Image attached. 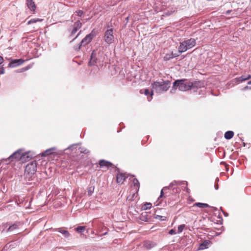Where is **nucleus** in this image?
Segmentation results:
<instances>
[{"instance_id": "1", "label": "nucleus", "mask_w": 251, "mask_h": 251, "mask_svg": "<svg viewBox=\"0 0 251 251\" xmlns=\"http://www.w3.org/2000/svg\"><path fill=\"white\" fill-rule=\"evenodd\" d=\"M200 82L193 83L185 79H177L174 82L172 89L170 92L172 93H174V91H175L177 88L181 91H188L194 87H200Z\"/></svg>"}, {"instance_id": "2", "label": "nucleus", "mask_w": 251, "mask_h": 251, "mask_svg": "<svg viewBox=\"0 0 251 251\" xmlns=\"http://www.w3.org/2000/svg\"><path fill=\"white\" fill-rule=\"evenodd\" d=\"M171 81L166 80L158 82L155 81L151 84L152 89L157 93H161L167 91L170 88Z\"/></svg>"}, {"instance_id": "3", "label": "nucleus", "mask_w": 251, "mask_h": 251, "mask_svg": "<svg viewBox=\"0 0 251 251\" xmlns=\"http://www.w3.org/2000/svg\"><path fill=\"white\" fill-rule=\"evenodd\" d=\"M37 163L36 161H33L28 163L25 167V176L28 181L32 180L36 172Z\"/></svg>"}, {"instance_id": "4", "label": "nucleus", "mask_w": 251, "mask_h": 251, "mask_svg": "<svg viewBox=\"0 0 251 251\" xmlns=\"http://www.w3.org/2000/svg\"><path fill=\"white\" fill-rule=\"evenodd\" d=\"M94 30L87 34L79 43V44L74 46V49L76 51H78L82 47H85L89 43H90L93 39L96 36L95 33L94 32Z\"/></svg>"}, {"instance_id": "5", "label": "nucleus", "mask_w": 251, "mask_h": 251, "mask_svg": "<svg viewBox=\"0 0 251 251\" xmlns=\"http://www.w3.org/2000/svg\"><path fill=\"white\" fill-rule=\"evenodd\" d=\"M102 55L103 52L100 50H94L91 55L89 65L91 66L95 65L98 61L102 59Z\"/></svg>"}, {"instance_id": "6", "label": "nucleus", "mask_w": 251, "mask_h": 251, "mask_svg": "<svg viewBox=\"0 0 251 251\" xmlns=\"http://www.w3.org/2000/svg\"><path fill=\"white\" fill-rule=\"evenodd\" d=\"M22 151V150H18L14 152L7 159L6 162L10 163L14 160H19L24 159L25 154H24Z\"/></svg>"}, {"instance_id": "7", "label": "nucleus", "mask_w": 251, "mask_h": 251, "mask_svg": "<svg viewBox=\"0 0 251 251\" xmlns=\"http://www.w3.org/2000/svg\"><path fill=\"white\" fill-rule=\"evenodd\" d=\"M103 40L107 44H111L114 41V36L113 35V29L111 28L107 29L104 32Z\"/></svg>"}, {"instance_id": "8", "label": "nucleus", "mask_w": 251, "mask_h": 251, "mask_svg": "<svg viewBox=\"0 0 251 251\" xmlns=\"http://www.w3.org/2000/svg\"><path fill=\"white\" fill-rule=\"evenodd\" d=\"M20 225V222H16L11 225H10L9 223H7L4 225V226H5V228H7V229H5V232H13L15 230L18 229Z\"/></svg>"}, {"instance_id": "9", "label": "nucleus", "mask_w": 251, "mask_h": 251, "mask_svg": "<svg viewBox=\"0 0 251 251\" xmlns=\"http://www.w3.org/2000/svg\"><path fill=\"white\" fill-rule=\"evenodd\" d=\"M25 60L23 59H16L12 60L9 63V66L11 68H15L21 65L24 63Z\"/></svg>"}, {"instance_id": "10", "label": "nucleus", "mask_w": 251, "mask_h": 251, "mask_svg": "<svg viewBox=\"0 0 251 251\" xmlns=\"http://www.w3.org/2000/svg\"><path fill=\"white\" fill-rule=\"evenodd\" d=\"M54 231H57L60 233L65 238H68L70 236V234L69 232V231L67 230L64 229L63 227L55 228L54 229Z\"/></svg>"}, {"instance_id": "11", "label": "nucleus", "mask_w": 251, "mask_h": 251, "mask_svg": "<svg viewBox=\"0 0 251 251\" xmlns=\"http://www.w3.org/2000/svg\"><path fill=\"white\" fill-rule=\"evenodd\" d=\"M156 245V244L155 242L151 241H145L144 242V247L148 250H150L155 247Z\"/></svg>"}, {"instance_id": "12", "label": "nucleus", "mask_w": 251, "mask_h": 251, "mask_svg": "<svg viewBox=\"0 0 251 251\" xmlns=\"http://www.w3.org/2000/svg\"><path fill=\"white\" fill-rule=\"evenodd\" d=\"M26 4L28 8L32 11H35L36 6L32 0H26Z\"/></svg>"}, {"instance_id": "13", "label": "nucleus", "mask_w": 251, "mask_h": 251, "mask_svg": "<svg viewBox=\"0 0 251 251\" xmlns=\"http://www.w3.org/2000/svg\"><path fill=\"white\" fill-rule=\"evenodd\" d=\"M127 176L123 173H119L117 175V182L118 183L122 184Z\"/></svg>"}, {"instance_id": "14", "label": "nucleus", "mask_w": 251, "mask_h": 251, "mask_svg": "<svg viewBox=\"0 0 251 251\" xmlns=\"http://www.w3.org/2000/svg\"><path fill=\"white\" fill-rule=\"evenodd\" d=\"M184 42H185L188 49L192 48L196 45V40L193 38H190V39L185 40Z\"/></svg>"}, {"instance_id": "15", "label": "nucleus", "mask_w": 251, "mask_h": 251, "mask_svg": "<svg viewBox=\"0 0 251 251\" xmlns=\"http://www.w3.org/2000/svg\"><path fill=\"white\" fill-rule=\"evenodd\" d=\"M99 165L101 168L106 167L107 168L111 167L112 164L108 161L105 160H100L99 161Z\"/></svg>"}, {"instance_id": "16", "label": "nucleus", "mask_w": 251, "mask_h": 251, "mask_svg": "<svg viewBox=\"0 0 251 251\" xmlns=\"http://www.w3.org/2000/svg\"><path fill=\"white\" fill-rule=\"evenodd\" d=\"M188 49V48H187V45L184 41L180 43L178 47V52L179 53H182L186 51Z\"/></svg>"}, {"instance_id": "17", "label": "nucleus", "mask_w": 251, "mask_h": 251, "mask_svg": "<svg viewBox=\"0 0 251 251\" xmlns=\"http://www.w3.org/2000/svg\"><path fill=\"white\" fill-rule=\"evenodd\" d=\"M150 217L147 212L142 213L140 216V219L143 221L149 222Z\"/></svg>"}, {"instance_id": "18", "label": "nucleus", "mask_w": 251, "mask_h": 251, "mask_svg": "<svg viewBox=\"0 0 251 251\" xmlns=\"http://www.w3.org/2000/svg\"><path fill=\"white\" fill-rule=\"evenodd\" d=\"M233 135L234 132L232 131L229 130L226 132L224 137L225 139L227 140H229L233 137Z\"/></svg>"}, {"instance_id": "19", "label": "nucleus", "mask_w": 251, "mask_h": 251, "mask_svg": "<svg viewBox=\"0 0 251 251\" xmlns=\"http://www.w3.org/2000/svg\"><path fill=\"white\" fill-rule=\"evenodd\" d=\"M54 150H55L54 148H52L48 149L42 153V155L45 156H47L50 154H51L53 153L52 151Z\"/></svg>"}, {"instance_id": "20", "label": "nucleus", "mask_w": 251, "mask_h": 251, "mask_svg": "<svg viewBox=\"0 0 251 251\" xmlns=\"http://www.w3.org/2000/svg\"><path fill=\"white\" fill-rule=\"evenodd\" d=\"M210 241L208 240H205L202 243H201L200 246V249L201 250H204L208 248V245H209Z\"/></svg>"}, {"instance_id": "21", "label": "nucleus", "mask_w": 251, "mask_h": 251, "mask_svg": "<svg viewBox=\"0 0 251 251\" xmlns=\"http://www.w3.org/2000/svg\"><path fill=\"white\" fill-rule=\"evenodd\" d=\"M144 94L145 95L147 96L148 95L150 94V97H148V100L149 101H150L152 99V96H153V91H151V92H150L149 90L148 89H146L145 90H144Z\"/></svg>"}, {"instance_id": "22", "label": "nucleus", "mask_w": 251, "mask_h": 251, "mask_svg": "<svg viewBox=\"0 0 251 251\" xmlns=\"http://www.w3.org/2000/svg\"><path fill=\"white\" fill-rule=\"evenodd\" d=\"M194 205L197 206L198 207L200 208H205V207H209L210 206L207 204L201 202H196L194 204Z\"/></svg>"}, {"instance_id": "23", "label": "nucleus", "mask_w": 251, "mask_h": 251, "mask_svg": "<svg viewBox=\"0 0 251 251\" xmlns=\"http://www.w3.org/2000/svg\"><path fill=\"white\" fill-rule=\"evenodd\" d=\"M82 26V24L80 22L79 20H78L76 22H75L74 25H73V28H75V29H79V28H80Z\"/></svg>"}, {"instance_id": "24", "label": "nucleus", "mask_w": 251, "mask_h": 251, "mask_svg": "<svg viewBox=\"0 0 251 251\" xmlns=\"http://www.w3.org/2000/svg\"><path fill=\"white\" fill-rule=\"evenodd\" d=\"M85 230V226H78V227L75 228V230L79 233H83Z\"/></svg>"}, {"instance_id": "25", "label": "nucleus", "mask_w": 251, "mask_h": 251, "mask_svg": "<svg viewBox=\"0 0 251 251\" xmlns=\"http://www.w3.org/2000/svg\"><path fill=\"white\" fill-rule=\"evenodd\" d=\"M95 189V186H90L87 189V195L89 196H92V194L94 193Z\"/></svg>"}, {"instance_id": "26", "label": "nucleus", "mask_w": 251, "mask_h": 251, "mask_svg": "<svg viewBox=\"0 0 251 251\" xmlns=\"http://www.w3.org/2000/svg\"><path fill=\"white\" fill-rule=\"evenodd\" d=\"M235 80L238 82V83H240V82H242L243 81H245L246 80V75H243L240 77H236L235 78Z\"/></svg>"}, {"instance_id": "27", "label": "nucleus", "mask_w": 251, "mask_h": 251, "mask_svg": "<svg viewBox=\"0 0 251 251\" xmlns=\"http://www.w3.org/2000/svg\"><path fill=\"white\" fill-rule=\"evenodd\" d=\"M133 184H134V186L136 188H137V190L138 191L139 189L140 184H139V181L138 180V179L137 178H134L133 179Z\"/></svg>"}, {"instance_id": "28", "label": "nucleus", "mask_w": 251, "mask_h": 251, "mask_svg": "<svg viewBox=\"0 0 251 251\" xmlns=\"http://www.w3.org/2000/svg\"><path fill=\"white\" fill-rule=\"evenodd\" d=\"M164 60H165V61H168V60H169L173 58V56H172V52L171 53H167L166 54L164 57Z\"/></svg>"}, {"instance_id": "29", "label": "nucleus", "mask_w": 251, "mask_h": 251, "mask_svg": "<svg viewBox=\"0 0 251 251\" xmlns=\"http://www.w3.org/2000/svg\"><path fill=\"white\" fill-rule=\"evenodd\" d=\"M154 218L156 219H159L160 221H165L167 219L166 216H160L158 215H155Z\"/></svg>"}, {"instance_id": "30", "label": "nucleus", "mask_w": 251, "mask_h": 251, "mask_svg": "<svg viewBox=\"0 0 251 251\" xmlns=\"http://www.w3.org/2000/svg\"><path fill=\"white\" fill-rule=\"evenodd\" d=\"M152 204L151 203H146L143 206V208L144 210L150 209L151 207Z\"/></svg>"}, {"instance_id": "31", "label": "nucleus", "mask_w": 251, "mask_h": 251, "mask_svg": "<svg viewBox=\"0 0 251 251\" xmlns=\"http://www.w3.org/2000/svg\"><path fill=\"white\" fill-rule=\"evenodd\" d=\"M42 21V20H40L39 19H31L30 20H29L28 22H27V24L28 25H30L32 23H36L37 22V21Z\"/></svg>"}, {"instance_id": "32", "label": "nucleus", "mask_w": 251, "mask_h": 251, "mask_svg": "<svg viewBox=\"0 0 251 251\" xmlns=\"http://www.w3.org/2000/svg\"><path fill=\"white\" fill-rule=\"evenodd\" d=\"M184 227H185L184 225H179L178 226L177 233H179L183 231V230L184 229Z\"/></svg>"}, {"instance_id": "33", "label": "nucleus", "mask_w": 251, "mask_h": 251, "mask_svg": "<svg viewBox=\"0 0 251 251\" xmlns=\"http://www.w3.org/2000/svg\"><path fill=\"white\" fill-rule=\"evenodd\" d=\"M179 183L178 182H177L176 181H173L172 182H171L170 185H169V186L168 187V189L172 188V187H173L175 185H177Z\"/></svg>"}, {"instance_id": "34", "label": "nucleus", "mask_w": 251, "mask_h": 251, "mask_svg": "<svg viewBox=\"0 0 251 251\" xmlns=\"http://www.w3.org/2000/svg\"><path fill=\"white\" fill-rule=\"evenodd\" d=\"M77 30H78V29L73 28V29H72V30L71 31V32L70 33V37L73 36L76 33V32L77 31Z\"/></svg>"}, {"instance_id": "35", "label": "nucleus", "mask_w": 251, "mask_h": 251, "mask_svg": "<svg viewBox=\"0 0 251 251\" xmlns=\"http://www.w3.org/2000/svg\"><path fill=\"white\" fill-rule=\"evenodd\" d=\"M167 189H168V187L166 186V187H163V188L161 191L160 197H163V196L164 195L163 191H166Z\"/></svg>"}, {"instance_id": "36", "label": "nucleus", "mask_w": 251, "mask_h": 251, "mask_svg": "<svg viewBox=\"0 0 251 251\" xmlns=\"http://www.w3.org/2000/svg\"><path fill=\"white\" fill-rule=\"evenodd\" d=\"M76 12L77 13V15L79 17H81L83 14V12L81 10H78L76 11Z\"/></svg>"}, {"instance_id": "37", "label": "nucleus", "mask_w": 251, "mask_h": 251, "mask_svg": "<svg viewBox=\"0 0 251 251\" xmlns=\"http://www.w3.org/2000/svg\"><path fill=\"white\" fill-rule=\"evenodd\" d=\"M169 233L171 235H174L176 234V230L174 229H172L169 230Z\"/></svg>"}, {"instance_id": "38", "label": "nucleus", "mask_w": 251, "mask_h": 251, "mask_svg": "<svg viewBox=\"0 0 251 251\" xmlns=\"http://www.w3.org/2000/svg\"><path fill=\"white\" fill-rule=\"evenodd\" d=\"M179 53H173V52H172V56H173V58H175V57H178L179 55Z\"/></svg>"}, {"instance_id": "39", "label": "nucleus", "mask_w": 251, "mask_h": 251, "mask_svg": "<svg viewBox=\"0 0 251 251\" xmlns=\"http://www.w3.org/2000/svg\"><path fill=\"white\" fill-rule=\"evenodd\" d=\"M4 73H5V71H4V68L3 67H2L0 69V75L4 74Z\"/></svg>"}, {"instance_id": "40", "label": "nucleus", "mask_w": 251, "mask_h": 251, "mask_svg": "<svg viewBox=\"0 0 251 251\" xmlns=\"http://www.w3.org/2000/svg\"><path fill=\"white\" fill-rule=\"evenodd\" d=\"M81 32V30L79 31V32L76 35V36L71 41V42H72L73 41H74L80 35Z\"/></svg>"}, {"instance_id": "41", "label": "nucleus", "mask_w": 251, "mask_h": 251, "mask_svg": "<svg viewBox=\"0 0 251 251\" xmlns=\"http://www.w3.org/2000/svg\"><path fill=\"white\" fill-rule=\"evenodd\" d=\"M248 89H251V87H249L248 86H246L245 87H244L243 88V90L245 91V90H247Z\"/></svg>"}, {"instance_id": "42", "label": "nucleus", "mask_w": 251, "mask_h": 251, "mask_svg": "<svg viewBox=\"0 0 251 251\" xmlns=\"http://www.w3.org/2000/svg\"><path fill=\"white\" fill-rule=\"evenodd\" d=\"M78 144H73L72 145H70L68 148L67 149H69V150H71L72 148L74 146H76Z\"/></svg>"}, {"instance_id": "43", "label": "nucleus", "mask_w": 251, "mask_h": 251, "mask_svg": "<svg viewBox=\"0 0 251 251\" xmlns=\"http://www.w3.org/2000/svg\"><path fill=\"white\" fill-rule=\"evenodd\" d=\"M251 78V75H246V80L250 79Z\"/></svg>"}, {"instance_id": "44", "label": "nucleus", "mask_w": 251, "mask_h": 251, "mask_svg": "<svg viewBox=\"0 0 251 251\" xmlns=\"http://www.w3.org/2000/svg\"><path fill=\"white\" fill-rule=\"evenodd\" d=\"M80 152H82V153H85V154H86V153H87L88 152V151H87V150H86V149H85V150H81V151H80Z\"/></svg>"}, {"instance_id": "45", "label": "nucleus", "mask_w": 251, "mask_h": 251, "mask_svg": "<svg viewBox=\"0 0 251 251\" xmlns=\"http://www.w3.org/2000/svg\"><path fill=\"white\" fill-rule=\"evenodd\" d=\"M3 61V58L2 57L0 56V64H1Z\"/></svg>"}, {"instance_id": "46", "label": "nucleus", "mask_w": 251, "mask_h": 251, "mask_svg": "<svg viewBox=\"0 0 251 251\" xmlns=\"http://www.w3.org/2000/svg\"><path fill=\"white\" fill-rule=\"evenodd\" d=\"M214 187H215V189L216 190H218V188H219V187H218V184H215V186H214Z\"/></svg>"}, {"instance_id": "47", "label": "nucleus", "mask_w": 251, "mask_h": 251, "mask_svg": "<svg viewBox=\"0 0 251 251\" xmlns=\"http://www.w3.org/2000/svg\"><path fill=\"white\" fill-rule=\"evenodd\" d=\"M223 213H224V215H225V216H228V213H226V212H224V211H223Z\"/></svg>"}, {"instance_id": "48", "label": "nucleus", "mask_w": 251, "mask_h": 251, "mask_svg": "<svg viewBox=\"0 0 251 251\" xmlns=\"http://www.w3.org/2000/svg\"><path fill=\"white\" fill-rule=\"evenodd\" d=\"M248 85H251V80H250V81L248 82Z\"/></svg>"}, {"instance_id": "49", "label": "nucleus", "mask_w": 251, "mask_h": 251, "mask_svg": "<svg viewBox=\"0 0 251 251\" xmlns=\"http://www.w3.org/2000/svg\"><path fill=\"white\" fill-rule=\"evenodd\" d=\"M230 10H228L226 11V13L227 14H229L230 13Z\"/></svg>"}]
</instances>
